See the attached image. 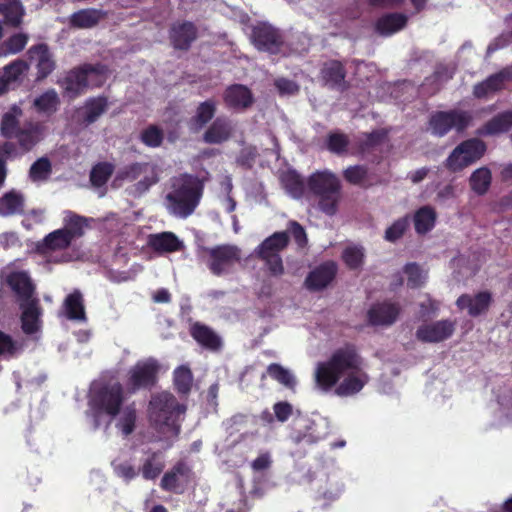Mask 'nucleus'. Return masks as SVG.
I'll use <instances>...</instances> for the list:
<instances>
[{
  "label": "nucleus",
  "mask_w": 512,
  "mask_h": 512,
  "mask_svg": "<svg viewBox=\"0 0 512 512\" xmlns=\"http://www.w3.org/2000/svg\"><path fill=\"white\" fill-rule=\"evenodd\" d=\"M64 306L68 319L83 320L85 318L83 299L80 292L75 291L69 294L65 299Z\"/></svg>",
  "instance_id": "48"
},
{
  "label": "nucleus",
  "mask_w": 512,
  "mask_h": 512,
  "mask_svg": "<svg viewBox=\"0 0 512 512\" xmlns=\"http://www.w3.org/2000/svg\"><path fill=\"white\" fill-rule=\"evenodd\" d=\"M20 349L21 346L9 334L0 330V357L5 359L12 358Z\"/></svg>",
  "instance_id": "62"
},
{
  "label": "nucleus",
  "mask_w": 512,
  "mask_h": 512,
  "mask_svg": "<svg viewBox=\"0 0 512 512\" xmlns=\"http://www.w3.org/2000/svg\"><path fill=\"white\" fill-rule=\"evenodd\" d=\"M404 272L407 275L408 287L415 289L421 287L425 283V276L417 263L412 262L406 264Z\"/></svg>",
  "instance_id": "59"
},
{
  "label": "nucleus",
  "mask_w": 512,
  "mask_h": 512,
  "mask_svg": "<svg viewBox=\"0 0 512 512\" xmlns=\"http://www.w3.org/2000/svg\"><path fill=\"white\" fill-rule=\"evenodd\" d=\"M359 354L353 344L336 349L327 361L320 362L315 372V380L322 390H330L340 378L346 374L348 368H356Z\"/></svg>",
  "instance_id": "3"
},
{
  "label": "nucleus",
  "mask_w": 512,
  "mask_h": 512,
  "mask_svg": "<svg viewBox=\"0 0 512 512\" xmlns=\"http://www.w3.org/2000/svg\"><path fill=\"white\" fill-rule=\"evenodd\" d=\"M189 333L199 345L207 350L218 351L222 347L221 337L206 324L194 322L190 326Z\"/></svg>",
  "instance_id": "27"
},
{
  "label": "nucleus",
  "mask_w": 512,
  "mask_h": 512,
  "mask_svg": "<svg viewBox=\"0 0 512 512\" xmlns=\"http://www.w3.org/2000/svg\"><path fill=\"white\" fill-rule=\"evenodd\" d=\"M289 241L288 232H275L256 249L257 258L265 263L272 276L279 277L284 274V265L280 253L287 248Z\"/></svg>",
  "instance_id": "7"
},
{
  "label": "nucleus",
  "mask_w": 512,
  "mask_h": 512,
  "mask_svg": "<svg viewBox=\"0 0 512 512\" xmlns=\"http://www.w3.org/2000/svg\"><path fill=\"white\" fill-rule=\"evenodd\" d=\"M454 331L455 323L446 319L420 325L415 336L422 343H439L450 338Z\"/></svg>",
  "instance_id": "14"
},
{
  "label": "nucleus",
  "mask_w": 512,
  "mask_h": 512,
  "mask_svg": "<svg viewBox=\"0 0 512 512\" xmlns=\"http://www.w3.org/2000/svg\"><path fill=\"white\" fill-rule=\"evenodd\" d=\"M25 199L21 192L10 190L0 197V216L9 217L24 213Z\"/></svg>",
  "instance_id": "35"
},
{
  "label": "nucleus",
  "mask_w": 512,
  "mask_h": 512,
  "mask_svg": "<svg viewBox=\"0 0 512 512\" xmlns=\"http://www.w3.org/2000/svg\"><path fill=\"white\" fill-rule=\"evenodd\" d=\"M336 274V263L333 261L325 262L309 272L305 279V286L310 291H320L334 280Z\"/></svg>",
  "instance_id": "23"
},
{
  "label": "nucleus",
  "mask_w": 512,
  "mask_h": 512,
  "mask_svg": "<svg viewBox=\"0 0 512 512\" xmlns=\"http://www.w3.org/2000/svg\"><path fill=\"white\" fill-rule=\"evenodd\" d=\"M109 107L106 96L90 97L86 99L82 108L78 110V121L81 125L88 127L95 123Z\"/></svg>",
  "instance_id": "24"
},
{
  "label": "nucleus",
  "mask_w": 512,
  "mask_h": 512,
  "mask_svg": "<svg viewBox=\"0 0 512 512\" xmlns=\"http://www.w3.org/2000/svg\"><path fill=\"white\" fill-rule=\"evenodd\" d=\"M266 373L272 379L289 389H293L296 385V380L292 373L280 364L272 363L268 365Z\"/></svg>",
  "instance_id": "53"
},
{
  "label": "nucleus",
  "mask_w": 512,
  "mask_h": 512,
  "mask_svg": "<svg viewBox=\"0 0 512 512\" xmlns=\"http://www.w3.org/2000/svg\"><path fill=\"white\" fill-rule=\"evenodd\" d=\"M147 245L159 254L177 252L183 247L179 238L169 231L150 234L147 239Z\"/></svg>",
  "instance_id": "29"
},
{
  "label": "nucleus",
  "mask_w": 512,
  "mask_h": 512,
  "mask_svg": "<svg viewBox=\"0 0 512 512\" xmlns=\"http://www.w3.org/2000/svg\"><path fill=\"white\" fill-rule=\"evenodd\" d=\"M0 14L3 16L4 23L14 29L19 28L23 23L25 8L22 2L12 6H3L0 8Z\"/></svg>",
  "instance_id": "50"
},
{
  "label": "nucleus",
  "mask_w": 512,
  "mask_h": 512,
  "mask_svg": "<svg viewBox=\"0 0 512 512\" xmlns=\"http://www.w3.org/2000/svg\"><path fill=\"white\" fill-rule=\"evenodd\" d=\"M346 76L345 65L339 60L326 61L320 69V79L330 89L345 90L347 88Z\"/></svg>",
  "instance_id": "19"
},
{
  "label": "nucleus",
  "mask_w": 512,
  "mask_h": 512,
  "mask_svg": "<svg viewBox=\"0 0 512 512\" xmlns=\"http://www.w3.org/2000/svg\"><path fill=\"white\" fill-rule=\"evenodd\" d=\"M388 139V131L386 129H376L370 133H365L363 138L358 141L357 149L362 156L369 155L373 151L381 147Z\"/></svg>",
  "instance_id": "36"
},
{
  "label": "nucleus",
  "mask_w": 512,
  "mask_h": 512,
  "mask_svg": "<svg viewBox=\"0 0 512 512\" xmlns=\"http://www.w3.org/2000/svg\"><path fill=\"white\" fill-rule=\"evenodd\" d=\"M60 105V99L54 89H49L36 97L33 101V107L39 114L51 116Z\"/></svg>",
  "instance_id": "41"
},
{
  "label": "nucleus",
  "mask_w": 512,
  "mask_h": 512,
  "mask_svg": "<svg viewBox=\"0 0 512 512\" xmlns=\"http://www.w3.org/2000/svg\"><path fill=\"white\" fill-rule=\"evenodd\" d=\"M408 226H409L408 216L397 219L396 221H394L392 223V225H390L386 229L385 236H384L385 240L392 242V243L396 242L397 240L402 238V236L406 232Z\"/></svg>",
  "instance_id": "60"
},
{
  "label": "nucleus",
  "mask_w": 512,
  "mask_h": 512,
  "mask_svg": "<svg viewBox=\"0 0 512 512\" xmlns=\"http://www.w3.org/2000/svg\"><path fill=\"white\" fill-rule=\"evenodd\" d=\"M512 80V68H503L497 73L488 76L473 87V95L477 99H484L489 94L501 91L506 82Z\"/></svg>",
  "instance_id": "18"
},
{
  "label": "nucleus",
  "mask_w": 512,
  "mask_h": 512,
  "mask_svg": "<svg viewBox=\"0 0 512 512\" xmlns=\"http://www.w3.org/2000/svg\"><path fill=\"white\" fill-rule=\"evenodd\" d=\"M21 309V329L26 335H33L42 328V308L39 299L31 300L27 303H20Z\"/></svg>",
  "instance_id": "20"
},
{
  "label": "nucleus",
  "mask_w": 512,
  "mask_h": 512,
  "mask_svg": "<svg viewBox=\"0 0 512 512\" xmlns=\"http://www.w3.org/2000/svg\"><path fill=\"white\" fill-rule=\"evenodd\" d=\"M223 100L228 108L234 110H245L254 102L251 90L242 84L228 86L224 91Z\"/></svg>",
  "instance_id": "25"
},
{
  "label": "nucleus",
  "mask_w": 512,
  "mask_h": 512,
  "mask_svg": "<svg viewBox=\"0 0 512 512\" xmlns=\"http://www.w3.org/2000/svg\"><path fill=\"white\" fill-rule=\"evenodd\" d=\"M52 173V164L49 158L40 157L30 166L29 178L32 182H45Z\"/></svg>",
  "instance_id": "51"
},
{
  "label": "nucleus",
  "mask_w": 512,
  "mask_h": 512,
  "mask_svg": "<svg viewBox=\"0 0 512 512\" xmlns=\"http://www.w3.org/2000/svg\"><path fill=\"white\" fill-rule=\"evenodd\" d=\"M308 188L318 198V207L326 215L333 216L341 199V183L331 171H317L308 178Z\"/></svg>",
  "instance_id": "5"
},
{
  "label": "nucleus",
  "mask_w": 512,
  "mask_h": 512,
  "mask_svg": "<svg viewBox=\"0 0 512 512\" xmlns=\"http://www.w3.org/2000/svg\"><path fill=\"white\" fill-rule=\"evenodd\" d=\"M233 133L231 121L226 117H217L203 134V141L208 144H221L230 139Z\"/></svg>",
  "instance_id": "31"
},
{
  "label": "nucleus",
  "mask_w": 512,
  "mask_h": 512,
  "mask_svg": "<svg viewBox=\"0 0 512 512\" xmlns=\"http://www.w3.org/2000/svg\"><path fill=\"white\" fill-rule=\"evenodd\" d=\"M194 472L183 460L177 461L170 470L165 472L160 486L164 491L181 494L192 483Z\"/></svg>",
  "instance_id": "12"
},
{
  "label": "nucleus",
  "mask_w": 512,
  "mask_h": 512,
  "mask_svg": "<svg viewBox=\"0 0 512 512\" xmlns=\"http://www.w3.org/2000/svg\"><path fill=\"white\" fill-rule=\"evenodd\" d=\"M124 401L125 394L121 383H104L92 390L89 406L95 418L106 415L114 419L120 414Z\"/></svg>",
  "instance_id": "6"
},
{
  "label": "nucleus",
  "mask_w": 512,
  "mask_h": 512,
  "mask_svg": "<svg viewBox=\"0 0 512 512\" xmlns=\"http://www.w3.org/2000/svg\"><path fill=\"white\" fill-rule=\"evenodd\" d=\"M158 455V452H152L143 462L139 471L145 480H154L162 473L164 463L157 460Z\"/></svg>",
  "instance_id": "56"
},
{
  "label": "nucleus",
  "mask_w": 512,
  "mask_h": 512,
  "mask_svg": "<svg viewBox=\"0 0 512 512\" xmlns=\"http://www.w3.org/2000/svg\"><path fill=\"white\" fill-rule=\"evenodd\" d=\"M29 41L26 33H14L0 44V58L15 55L24 50Z\"/></svg>",
  "instance_id": "45"
},
{
  "label": "nucleus",
  "mask_w": 512,
  "mask_h": 512,
  "mask_svg": "<svg viewBox=\"0 0 512 512\" xmlns=\"http://www.w3.org/2000/svg\"><path fill=\"white\" fill-rule=\"evenodd\" d=\"M207 266L215 276L228 273L231 268L241 260V251L233 245H218L207 249Z\"/></svg>",
  "instance_id": "10"
},
{
  "label": "nucleus",
  "mask_w": 512,
  "mask_h": 512,
  "mask_svg": "<svg viewBox=\"0 0 512 512\" xmlns=\"http://www.w3.org/2000/svg\"><path fill=\"white\" fill-rule=\"evenodd\" d=\"M216 110V102L213 99L201 102L196 108L195 115L190 119V126L195 130H201L213 119Z\"/></svg>",
  "instance_id": "40"
},
{
  "label": "nucleus",
  "mask_w": 512,
  "mask_h": 512,
  "mask_svg": "<svg viewBox=\"0 0 512 512\" xmlns=\"http://www.w3.org/2000/svg\"><path fill=\"white\" fill-rule=\"evenodd\" d=\"M148 167L149 164L146 162H134L125 165L117 171L113 180V185L120 186L125 181H135L147 170Z\"/></svg>",
  "instance_id": "44"
},
{
  "label": "nucleus",
  "mask_w": 512,
  "mask_h": 512,
  "mask_svg": "<svg viewBox=\"0 0 512 512\" xmlns=\"http://www.w3.org/2000/svg\"><path fill=\"white\" fill-rule=\"evenodd\" d=\"M250 41L260 52L276 55L285 44L283 32L268 22H258L251 28Z\"/></svg>",
  "instance_id": "9"
},
{
  "label": "nucleus",
  "mask_w": 512,
  "mask_h": 512,
  "mask_svg": "<svg viewBox=\"0 0 512 512\" xmlns=\"http://www.w3.org/2000/svg\"><path fill=\"white\" fill-rule=\"evenodd\" d=\"M400 314V306L397 303L384 301L373 305L367 312L368 321L374 326L391 325Z\"/></svg>",
  "instance_id": "26"
},
{
  "label": "nucleus",
  "mask_w": 512,
  "mask_h": 512,
  "mask_svg": "<svg viewBox=\"0 0 512 512\" xmlns=\"http://www.w3.org/2000/svg\"><path fill=\"white\" fill-rule=\"evenodd\" d=\"M281 181L285 189L295 198H300L305 190L302 177L296 171H287Z\"/></svg>",
  "instance_id": "55"
},
{
  "label": "nucleus",
  "mask_w": 512,
  "mask_h": 512,
  "mask_svg": "<svg viewBox=\"0 0 512 512\" xmlns=\"http://www.w3.org/2000/svg\"><path fill=\"white\" fill-rule=\"evenodd\" d=\"M174 385L178 393L188 394L191 391L193 375L189 367L179 366L174 371Z\"/></svg>",
  "instance_id": "54"
},
{
  "label": "nucleus",
  "mask_w": 512,
  "mask_h": 512,
  "mask_svg": "<svg viewBox=\"0 0 512 512\" xmlns=\"http://www.w3.org/2000/svg\"><path fill=\"white\" fill-rule=\"evenodd\" d=\"M204 183L196 175L182 173L170 179V189L165 196L170 214L186 219L198 207L203 196Z\"/></svg>",
  "instance_id": "1"
},
{
  "label": "nucleus",
  "mask_w": 512,
  "mask_h": 512,
  "mask_svg": "<svg viewBox=\"0 0 512 512\" xmlns=\"http://www.w3.org/2000/svg\"><path fill=\"white\" fill-rule=\"evenodd\" d=\"M160 366L154 359L138 362L129 371L127 386L131 393L140 389H151L158 380Z\"/></svg>",
  "instance_id": "11"
},
{
  "label": "nucleus",
  "mask_w": 512,
  "mask_h": 512,
  "mask_svg": "<svg viewBox=\"0 0 512 512\" xmlns=\"http://www.w3.org/2000/svg\"><path fill=\"white\" fill-rule=\"evenodd\" d=\"M343 177L352 185L365 186L368 168L364 165L349 166L343 171Z\"/></svg>",
  "instance_id": "58"
},
{
  "label": "nucleus",
  "mask_w": 512,
  "mask_h": 512,
  "mask_svg": "<svg viewBox=\"0 0 512 512\" xmlns=\"http://www.w3.org/2000/svg\"><path fill=\"white\" fill-rule=\"evenodd\" d=\"M114 172V165L110 162H99L90 171V182L92 186L100 188L104 186Z\"/></svg>",
  "instance_id": "49"
},
{
  "label": "nucleus",
  "mask_w": 512,
  "mask_h": 512,
  "mask_svg": "<svg viewBox=\"0 0 512 512\" xmlns=\"http://www.w3.org/2000/svg\"><path fill=\"white\" fill-rule=\"evenodd\" d=\"M493 302L492 293L489 291H480L475 295L462 294L456 300V305L460 310H466L471 317H478L488 312Z\"/></svg>",
  "instance_id": "16"
},
{
  "label": "nucleus",
  "mask_w": 512,
  "mask_h": 512,
  "mask_svg": "<svg viewBox=\"0 0 512 512\" xmlns=\"http://www.w3.org/2000/svg\"><path fill=\"white\" fill-rule=\"evenodd\" d=\"M486 150V143L479 138L464 140L456 146L457 153L464 155V165L468 166L480 160L484 156Z\"/></svg>",
  "instance_id": "34"
},
{
  "label": "nucleus",
  "mask_w": 512,
  "mask_h": 512,
  "mask_svg": "<svg viewBox=\"0 0 512 512\" xmlns=\"http://www.w3.org/2000/svg\"><path fill=\"white\" fill-rule=\"evenodd\" d=\"M473 116L469 111L450 109L435 111L428 120V129L436 137H444L452 129L458 133L464 132L471 124Z\"/></svg>",
  "instance_id": "8"
},
{
  "label": "nucleus",
  "mask_w": 512,
  "mask_h": 512,
  "mask_svg": "<svg viewBox=\"0 0 512 512\" xmlns=\"http://www.w3.org/2000/svg\"><path fill=\"white\" fill-rule=\"evenodd\" d=\"M40 133V125L30 122L22 127L13 139H17L18 145L23 152H29L39 142Z\"/></svg>",
  "instance_id": "39"
},
{
  "label": "nucleus",
  "mask_w": 512,
  "mask_h": 512,
  "mask_svg": "<svg viewBox=\"0 0 512 512\" xmlns=\"http://www.w3.org/2000/svg\"><path fill=\"white\" fill-rule=\"evenodd\" d=\"M106 12L96 8L80 9L69 16L68 23L70 28L91 29L104 19Z\"/></svg>",
  "instance_id": "30"
},
{
  "label": "nucleus",
  "mask_w": 512,
  "mask_h": 512,
  "mask_svg": "<svg viewBox=\"0 0 512 512\" xmlns=\"http://www.w3.org/2000/svg\"><path fill=\"white\" fill-rule=\"evenodd\" d=\"M342 258L344 263L348 268L352 270H356L360 268L363 264L364 260V252L362 248L359 247H347L342 254Z\"/></svg>",
  "instance_id": "61"
},
{
  "label": "nucleus",
  "mask_w": 512,
  "mask_h": 512,
  "mask_svg": "<svg viewBox=\"0 0 512 512\" xmlns=\"http://www.w3.org/2000/svg\"><path fill=\"white\" fill-rule=\"evenodd\" d=\"M436 219L437 214L433 207L429 205L420 207L413 217L416 233L424 235L430 232L435 226Z\"/></svg>",
  "instance_id": "38"
},
{
  "label": "nucleus",
  "mask_w": 512,
  "mask_h": 512,
  "mask_svg": "<svg viewBox=\"0 0 512 512\" xmlns=\"http://www.w3.org/2000/svg\"><path fill=\"white\" fill-rule=\"evenodd\" d=\"M492 183V173L488 167H480L469 177L471 190L479 196L486 194Z\"/></svg>",
  "instance_id": "42"
},
{
  "label": "nucleus",
  "mask_w": 512,
  "mask_h": 512,
  "mask_svg": "<svg viewBox=\"0 0 512 512\" xmlns=\"http://www.w3.org/2000/svg\"><path fill=\"white\" fill-rule=\"evenodd\" d=\"M23 115L21 107L14 104L8 112L4 113L0 124V133L6 139H13L20 127V117Z\"/></svg>",
  "instance_id": "37"
},
{
  "label": "nucleus",
  "mask_w": 512,
  "mask_h": 512,
  "mask_svg": "<svg viewBox=\"0 0 512 512\" xmlns=\"http://www.w3.org/2000/svg\"><path fill=\"white\" fill-rule=\"evenodd\" d=\"M316 428L317 425L312 419L298 416L293 420L290 437L295 444H315L322 438Z\"/></svg>",
  "instance_id": "21"
},
{
  "label": "nucleus",
  "mask_w": 512,
  "mask_h": 512,
  "mask_svg": "<svg viewBox=\"0 0 512 512\" xmlns=\"http://www.w3.org/2000/svg\"><path fill=\"white\" fill-rule=\"evenodd\" d=\"M108 67L102 63H84L70 69L60 85L70 98H76L91 87H101L106 81Z\"/></svg>",
  "instance_id": "4"
},
{
  "label": "nucleus",
  "mask_w": 512,
  "mask_h": 512,
  "mask_svg": "<svg viewBox=\"0 0 512 512\" xmlns=\"http://www.w3.org/2000/svg\"><path fill=\"white\" fill-rule=\"evenodd\" d=\"M64 222L65 227L62 228V230L68 233V237L71 241L83 236L84 229L88 226V218L71 211L67 213V216L64 218Z\"/></svg>",
  "instance_id": "47"
},
{
  "label": "nucleus",
  "mask_w": 512,
  "mask_h": 512,
  "mask_svg": "<svg viewBox=\"0 0 512 512\" xmlns=\"http://www.w3.org/2000/svg\"><path fill=\"white\" fill-rule=\"evenodd\" d=\"M362 358L359 355V362L356 368H348L347 376L336 387V394L342 397L351 396L360 392L368 383L369 376L362 369Z\"/></svg>",
  "instance_id": "17"
},
{
  "label": "nucleus",
  "mask_w": 512,
  "mask_h": 512,
  "mask_svg": "<svg viewBox=\"0 0 512 512\" xmlns=\"http://www.w3.org/2000/svg\"><path fill=\"white\" fill-rule=\"evenodd\" d=\"M198 37V29L191 21H178L169 29V40L176 50L188 51Z\"/></svg>",
  "instance_id": "15"
},
{
  "label": "nucleus",
  "mask_w": 512,
  "mask_h": 512,
  "mask_svg": "<svg viewBox=\"0 0 512 512\" xmlns=\"http://www.w3.org/2000/svg\"><path fill=\"white\" fill-rule=\"evenodd\" d=\"M350 139L347 134L339 131L330 132L326 137V148L333 154L347 153Z\"/></svg>",
  "instance_id": "52"
},
{
  "label": "nucleus",
  "mask_w": 512,
  "mask_h": 512,
  "mask_svg": "<svg viewBox=\"0 0 512 512\" xmlns=\"http://www.w3.org/2000/svg\"><path fill=\"white\" fill-rule=\"evenodd\" d=\"M116 428L124 437L130 436L136 428L137 410L134 403L126 405L119 414Z\"/></svg>",
  "instance_id": "43"
},
{
  "label": "nucleus",
  "mask_w": 512,
  "mask_h": 512,
  "mask_svg": "<svg viewBox=\"0 0 512 512\" xmlns=\"http://www.w3.org/2000/svg\"><path fill=\"white\" fill-rule=\"evenodd\" d=\"M71 243L68 233L57 229L46 235L41 241L36 242L34 250L37 254L45 256L53 251L66 249Z\"/></svg>",
  "instance_id": "28"
},
{
  "label": "nucleus",
  "mask_w": 512,
  "mask_h": 512,
  "mask_svg": "<svg viewBox=\"0 0 512 512\" xmlns=\"http://www.w3.org/2000/svg\"><path fill=\"white\" fill-rule=\"evenodd\" d=\"M29 70V64L23 59H15L6 65L1 71L3 79L6 81L7 87L18 82L21 77Z\"/></svg>",
  "instance_id": "46"
},
{
  "label": "nucleus",
  "mask_w": 512,
  "mask_h": 512,
  "mask_svg": "<svg viewBox=\"0 0 512 512\" xmlns=\"http://www.w3.org/2000/svg\"><path fill=\"white\" fill-rule=\"evenodd\" d=\"M465 159L464 155L461 153H457L456 147L449 154L447 159L444 162V166L450 172L456 173L462 171L464 168L468 167V165H464Z\"/></svg>",
  "instance_id": "63"
},
{
  "label": "nucleus",
  "mask_w": 512,
  "mask_h": 512,
  "mask_svg": "<svg viewBox=\"0 0 512 512\" xmlns=\"http://www.w3.org/2000/svg\"><path fill=\"white\" fill-rule=\"evenodd\" d=\"M512 128V110L498 113L481 126L477 133L481 136H493L508 132Z\"/></svg>",
  "instance_id": "32"
},
{
  "label": "nucleus",
  "mask_w": 512,
  "mask_h": 512,
  "mask_svg": "<svg viewBox=\"0 0 512 512\" xmlns=\"http://www.w3.org/2000/svg\"><path fill=\"white\" fill-rule=\"evenodd\" d=\"M140 140L147 147L157 148L162 145L164 134L158 126L150 125L141 132Z\"/></svg>",
  "instance_id": "57"
},
{
  "label": "nucleus",
  "mask_w": 512,
  "mask_h": 512,
  "mask_svg": "<svg viewBox=\"0 0 512 512\" xmlns=\"http://www.w3.org/2000/svg\"><path fill=\"white\" fill-rule=\"evenodd\" d=\"M30 63L36 68V81H43L56 69V61L48 44L37 43L27 50Z\"/></svg>",
  "instance_id": "13"
},
{
  "label": "nucleus",
  "mask_w": 512,
  "mask_h": 512,
  "mask_svg": "<svg viewBox=\"0 0 512 512\" xmlns=\"http://www.w3.org/2000/svg\"><path fill=\"white\" fill-rule=\"evenodd\" d=\"M185 410L186 407L171 393L162 392L151 397L148 407L149 421L160 435V440L168 441L179 436L180 416Z\"/></svg>",
  "instance_id": "2"
},
{
  "label": "nucleus",
  "mask_w": 512,
  "mask_h": 512,
  "mask_svg": "<svg viewBox=\"0 0 512 512\" xmlns=\"http://www.w3.org/2000/svg\"><path fill=\"white\" fill-rule=\"evenodd\" d=\"M275 418L279 422H286L293 414V406L287 401H279L273 405Z\"/></svg>",
  "instance_id": "64"
},
{
  "label": "nucleus",
  "mask_w": 512,
  "mask_h": 512,
  "mask_svg": "<svg viewBox=\"0 0 512 512\" xmlns=\"http://www.w3.org/2000/svg\"><path fill=\"white\" fill-rule=\"evenodd\" d=\"M6 283L16 294L19 304L37 299L34 297L35 286L27 272L14 271L9 273L6 278Z\"/></svg>",
  "instance_id": "22"
},
{
  "label": "nucleus",
  "mask_w": 512,
  "mask_h": 512,
  "mask_svg": "<svg viewBox=\"0 0 512 512\" xmlns=\"http://www.w3.org/2000/svg\"><path fill=\"white\" fill-rule=\"evenodd\" d=\"M408 22V17L402 13H388L381 16L375 24L376 31L382 36H390L402 30Z\"/></svg>",
  "instance_id": "33"
}]
</instances>
